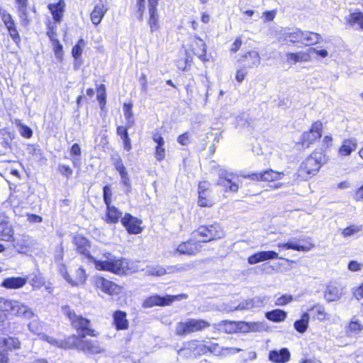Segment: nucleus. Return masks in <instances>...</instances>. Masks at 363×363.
Returning a JSON list of instances; mask_svg holds the SVG:
<instances>
[{
	"label": "nucleus",
	"instance_id": "f03ea898",
	"mask_svg": "<svg viewBox=\"0 0 363 363\" xmlns=\"http://www.w3.org/2000/svg\"><path fill=\"white\" fill-rule=\"evenodd\" d=\"M325 162V154L321 150H315L301 164L298 168L299 177L307 179L315 175Z\"/></svg>",
	"mask_w": 363,
	"mask_h": 363
},
{
	"label": "nucleus",
	"instance_id": "603ef678",
	"mask_svg": "<svg viewBox=\"0 0 363 363\" xmlns=\"http://www.w3.org/2000/svg\"><path fill=\"white\" fill-rule=\"evenodd\" d=\"M20 133L23 137L26 138H30L33 135L32 130L28 126L25 125H21Z\"/></svg>",
	"mask_w": 363,
	"mask_h": 363
},
{
	"label": "nucleus",
	"instance_id": "a211bd4d",
	"mask_svg": "<svg viewBox=\"0 0 363 363\" xmlns=\"http://www.w3.org/2000/svg\"><path fill=\"white\" fill-rule=\"evenodd\" d=\"M274 259H281L275 251H259L248 257L247 262L250 264H255L261 262Z\"/></svg>",
	"mask_w": 363,
	"mask_h": 363
},
{
	"label": "nucleus",
	"instance_id": "680f3d73",
	"mask_svg": "<svg viewBox=\"0 0 363 363\" xmlns=\"http://www.w3.org/2000/svg\"><path fill=\"white\" fill-rule=\"evenodd\" d=\"M120 175L121 177L122 183L123 184L124 186H125L128 188V189L126 190V192L130 191L131 186H130V179L128 177V172H124Z\"/></svg>",
	"mask_w": 363,
	"mask_h": 363
},
{
	"label": "nucleus",
	"instance_id": "6ab92c4d",
	"mask_svg": "<svg viewBox=\"0 0 363 363\" xmlns=\"http://www.w3.org/2000/svg\"><path fill=\"white\" fill-rule=\"evenodd\" d=\"M191 50L201 61L207 62L206 57V45L204 41L198 36H195L191 42Z\"/></svg>",
	"mask_w": 363,
	"mask_h": 363
},
{
	"label": "nucleus",
	"instance_id": "9b49d317",
	"mask_svg": "<svg viewBox=\"0 0 363 363\" xmlns=\"http://www.w3.org/2000/svg\"><path fill=\"white\" fill-rule=\"evenodd\" d=\"M201 248V245L199 239L193 237V238L179 244L177 248V252L180 255H194L198 253Z\"/></svg>",
	"mask_w": 363,
	"mask_h": 363
},
{
	"label": "nucleus",
	"instance_id": "09e8293b",
	"mask_svg": "<svg viewBox=\"0 0 363 363\" xmlns=\"http://www.w3.org/2000/svg\"><path fill=\"white\" fill-rule=\"evenodd\" d=\"M112 191L109 186L106 185L103 188V198L106 205L111 203Z\"/></svg>",
	"mask_w": 363,
	"mask_h": 363
},
{
	"label": "nucleus",
	"instance_id": "13d9d810",
	"mask_svg": "<svg viewBox=\"0 0 363 363\" xmlns=\"http://www.w3.org/2000/svg\"><path fill=\"white\" fill-rule=\"evenodd\" d=\"M359 230L360 228L359 227L352 225L345 228L342 231V234L345 237L351 236L352 235L359 232Z\"/></svg>",
	"mask_w": 363,
	"mask_h": 363
},
{
	"label": "nucleus",
	"instance_id": "f257e3e1",
	"mask_svg": "<svg viewBox=\"0 0 363 363\" xmlns=\"http://www.w3.org/2000/svg\"><path fill=\"white\" fill-rule=\"evenodd\" d=\"M73 242L77 252L92 261L97 269L106 270L117 274H125L128 269V263L125 259L117 258L110 252H106L103 255L104 258L103 260L94 258L89 253L90 244L89 240L82 235H76L74 238Z\"/></svg>",
	"mask_w": 363,
	"mask_h": 363
},
{
	"label": "nucleus",
	"instance_id": "6e6552de",
	"mask_svg": "<svg viewBox=\"0 0 363 363\" xmlns=\"http://www.w3.org/2000/svg\"><path fill=\"white\" fill-rule=\"evenodd\" d=\"M94 284L97 289L110 296L118 295L121 292L119 285L102 277H95Z\"/></svg>",
	"mask_w": 363,
	"mask_h": 363
},
{
	"label": "nucleus",
	"instance_id": "3c124183",
	"mask_svg": "<svg viewBox=\"0 0 363 363\" xmlns=\"http://www.w3.org/2000/svg\"><path fill=\"white\" fill-rule=\"evenodd\" d=\"M58 171L67 178L70 177L73 172L72 169L68 165L65 164H60L58 166Z\"/></svg>",
	"mask_w": 363,
	"mask_h": 363
},
{
	"label": "nucleus",
	"instance_id": "a19ab883",
	"mask_svg": "<svg viewBox=\"0 0 363 363\" xmlns=\"http://www.w3.org/2000/svg\"><path fill=\"white\" fill-rule=\"evenodd\" d=\"M16 306L17 301L0 297V312L12 313Z\"/></svg>",
	"mask_w": 363,
	"mask_h": 363
},
{
	"label": "nucleus",
	"instance_id": "20e7f679",
	"mask_svg": "<svg viewBox=\"0 0 363 363\" xmlns=\"http://www.w3.org/2000/svg\"><path fill=\"white\" fill-rule=\"evenodd\" d=\"M192 235L194 238L197 239H199V236L202 237L203 239L199 240V241L206 242L222 238L224 236V232L220 224L215 223L209 225L200 226Z\"/></svg>",
	"mask_w": 363,
	"mask_h": 363
},
{
	"label": "nucleus",
	"instance_id": "e2e57ef3",
	"mask_svg": "<svg viewBox=\"0 0 363 363\" xmlns=\"http://www.w3.org/2000/svg\"><path fill=\"white\" fill-rule=\"evenodd\" d=\"M308 51L309 52V55L311 52H315V53H316L318 55H319L322 58H325V57H326L328 55V51L326 50H317L315 48H310L308 50Z\"/></svg>",
	"mask_w": 363,
	"mask_h": 363
},
{
	"label": "nucleus",
	"instance_id": "bb28decb",
	"mask_svg": "<svg viewBox=\"0 0 363 363\" xmlns=\"http://www.w3.org/2000/svg\"><path fill=\"white\" fill-rule=\"evenodd\" d=\"M106 206V214L104 220L107 223H116L122 216V212L119 211L116 206L111 204Z\"/></svg>",
	"mask_w": 363,
	"mask_h": 363
},
{
	"label": "nucleus",
	"instance_id": "4468645a",
	"mask_svg": "<svg viewBox=\"0 0 363 363\" xmlns=\"http://www.w3.org/2000/svg\"><path fill=\"white\" fill-rule=\"evenodd\" d=\"M0 238L6 242L13 241V230L9 225V217L0 212Z\"/></svg>",
	"mask_w": 363,
	"mask_h": 363
},
{
	"label": "nucleus",
	"instance_id": "a18cd8bd",
	"mask_svg": "<svg viewBox=\"0 0 363 363\" xmlns=\"http://www.w3.org/2000/svg\"><path fill=\"white\" fill-rule=\"evenodd\" d=\"M132 106L131 104H124L123 105L124 116L126 119L125 125H128V128H131L135 124Z\"/></svg>",
	"mask_w": 363,
	"mask_h": 363
},
{
	"label": "nucleus",
	"instance_id": "c9c22d12",
	"mask_svg": "<svg viewBox=\"0 0 363 363\" xmlns=\"http://www.w3.org/2000/svg\"><path fill=\"white\" fill-rule=\"evenodd\" d=\"M252 309V305L249 299L244 300L237 306L223 305L219 310L223 312H233L235 311H247Z\"/></svg>",
	"mask_w": 363,
	"mask_h": 363
},
{
	"label": "nucleus",
	"instance_id": "1a4fd4ad",
	"mask_svg": "<svg viewBox=\"0 0 363 363\" xmlns=\"http://www.w3.org/2000/svg\"><path fill=\"white\" fill-rule=\"evenodd\" d=\"M323 123L318 121L314 122L308 131L304 132L302 135V143L306 147L315 142L322 135Z\"/></svg>",
	"mask_w": 363,
	"mask_h": 363
},
{
	"label": "nucleus",
	"instance_id": "ea45409f",
	"mask_svg": "<svg viewBox=\"0 0 363 363\" xmlns=\"http://www.w3.org/2000/svg\"><path fill=\"white\" fill-rule=\"evenodd\" d=\"M303 40L307 43L306 45H315L320 42L322 37L319 33L311 31H303Z\"/></svg>",
	"mask_w": 363,
	"mask_h": 363
},
{
	"label": "nucleus",
	"instance_id": "dca6fc26",
	"mask_svg": "<svg viewBox=\"0 0 363 363\" xmlns=\"http://www.w3.org/2000/svg\"><path fill=\"white\" fill-rule=\"evenodd\" d=\"M283 175V172L268 169L263 172L253 173L247 176H244V177L250 178L254 181L271 182L281 179Z\"/></svg>",
	"mask_w": 363,
	"mask_h": 363
},
{
	"label": "nucleus",
	"instance_id": "f3484780",
	"mask_svg": "<svg viewBox=\"0 0 363 363\" xmlns=\"http://www.w3.org/2000/svg\"><path fill=\"white\" fill-rule=\"evenodd\" d=\"M238 61L243 64V67L252 68L259 66L261 62V58L257 51L250 50L243 55H241Z\"/></svg>",
	"mask_w": 363,
	"mask_h": 363
},
{
	"label": "nucleus",
	"instance_id": "9d476101",
	"mask_svg": "<svg viewBox=\"0 0 363 363\" xmlns=\"http://www.w3.org/2000/svg\"><path fill=\"white\" fill-rule=\"evenodd\" d=\"M177 299V296H160L154 295L147 298L143 303V308H152L153 306H164L170 305L174 301Z\"/></svg>",
	"mask_w": 363,
	"mask_h": 363
},
{
	"label": "nucleus",
	"instance_id": "4d7b16f0",
	"mask_svg": "<svg viewBox=\"0 0 363 363\" xmlns=\"http://www.w3.org/2000/svg\"><path fill=\"white\" fill-rule=\"evenodd\" d=\"M145 0H136V7L138 9V12L139 13L138 18L142 21L143 16L145 11Z\"/></svg>",
	"mask_w": 363,
	"mask_h": 363
},
{
	"label": "nucleus",
	"instance_id": "c85d7f7f",
	"mask_svg": "<svg viewBox=\"0 0 363 363\" xmlns=\"http://www.w3.org/2000/svg\"><path fill=\"white\" fill-rule=\"evenodd\" d=\"M20 342H0V363H8V357L6 354L12 348H18Z\"/></svg>",
	"mask_w": 363,
	"mask_h": 363
},
{
	"label": "nucleus",
	"instance_id": "7c9ffc66",
	"mask_svg": "<svg viewBox=\"0 0 363 363\" xmlns=\"http://www.w3.org/2000/svg\"><path fill=\"white\" fill-rule=\"evenodd\" d=\"M357 147V140L356 138L346 139L339 148V154L342 156L350 155Z\"/></svg>",
	"mask_w": 363,
	"mask_h": 363
},
{
	"label": "nucleus",
	"instance_id": "864d4df0",
	"mask_svg": "<svg viewBox=\"0 0 363 363\" xmlns=\"http://www.w3.org/2000/svg\"><path fill=\"white\" fill-rule=\"evenodd\" d=\"M56 26L48 25V30L47 31V35L48 36L50 41L54 43L55 40H58L56 37Z\"/></svg>",
	"mask_w": 363,
	"mask_h": 363
},
{
	"label": "nucleus",
	"instance_id": "5fc2aeb1",
	"mask_svg": "<svg viewBox=\"0 0 363 363\" xmlns=\"http://www.w3.org/2000/svg\"><path fill=\"white\" fill-rule=\"evenodd\" d=\"M55 55L57 58H60L62 55V45L59 40H55L52 43Z\"/></svg>",
	"mask_w": 363,
	"mask_h": 363
},
{
	"label": "nucleus",
	"instance_id": "8fccbe9b",
	"mask_svg": "<svg viewBox=\"0 0 363 363\" xmlns=\"http://www.w3.org/2000/svg\"><path fill=\"white\" fill-rule=\"evenodd\" d=\"M293 300V296L291 295H282L281 296L279 297L276 301L275 305L282 306L284 305H286L287 303H290Z\"/></svg>",
	"mask_w": 363,
	"mask_h": 363
},
{
	"label": "nucleus",
	"instance_id": "b1692460",
	"mask_svg": "<svg viewBox=\"0 0 363 363\" xmlns=\"http://www.w3.org/2000/svg\"><path fill=\"white\" fill-rule=\"evenodd\" d=\"M286 62L289 64H296L301 62H308L311 59L308 51H299L297 52H287L286 54Z\"/></svg>",
	"mask_w": 363,
	"mask_h": 363
},
{
	"label": "nucleus",
	"instance_id": "58836bf2",
	"mask_svg": "<svg viewBox=\"0 0 363 363\" xmlns=\"http://www.w3.org/2000/svg\"><path fill=\"white\" fill-rule=\"evenodd\" d=\"M345 20L349 25L358 24L359 28L363 30V13L360 11L351 13L348 17L345 18Z\"/></svg>",
	"mask_w": 363,
	"mask_h": 363
},
{
	"label": "nucleus",
	"instance_id": "49530a36",
	"mask_svg": "<svg viewBox=\"0 0 363 363\" xmlns=\"http://www.w3.org/2000/svg\"><path fill=\"white\" fill-rule=\"evenodd\" d=\"M85 41L83 39H80L77 44L75 45L72 50V55L74 58L76 63H81L82 62H78L81 57L82 51H83V47L85 45ZM77 64H75V66Z\"/></svg>",
	"mask_w": 363,
	"mask_h": 363
},
{
	"label": "nucleus",
	"instance_id": "c03bdc74",
	"mask_svg": "<svg viewBox=\"0 0 363 363\" xmlns=\"http://www.w3.org/2000/svg\"><path fill=\"white\" fill-rule=\"evenodd\" d=\"M309 311L313 315V318L320 321L328 319L327 313L325 311V308L321 305H316L309 309Z\"/></svg>",
	"mask_w": 363,
	"mask_h": 363
},
{
	"label": "nucleus",
	"instance_id": "72a5a7b5",
	"mask_svg": "<svg viewBox=\"0 0 363 363\" xmlns=\"http://www.w3.org/2000/svg\"><path fill=\"white\" fill-rule=\"evenodd\" d=\"M113 324L117 330H125L128 327L126 313L122 311H116L113 315Z\"/></svg>",
	"mask_w": 363,
	"mask_h": 363
},
{
	"label": "nucleus",
	"instance_id": "2eb2a0df",
	"mask_svg": "<svg viewBox=\"0 0 363 363\" xmlns=\"http://www.w3.org/2000/svg\"><path fill=\"white\" fill-rule=\"evenodd\" d=\"M234 175L225 170H220L219 177L217 181V185L223 186L225 191L236 192L238 189V185L233 182Z\"/></svg>",
	"mask_w": 363,
	"mask_h": 363
},
{
	"label": "nucleus",
	"instance_id": "338daca9",
	"mask_svg": "<svg viewBox=\"0 0 363 363\" xmlns=\"http://www.w3.org/2000/svg\"><path fill=\"white\" fill-rule=\"evenodd\" d=\"M177 142L182 145H187L189 142V136L187 133L180 135L177 138Z\"/></svg>",
	"mask_w": 363,
	"mask_h": 363
},
{
	"label": "nucleus",
	"instance_id": "5701e85b",
	"mask_svg": "<svg viewBox=\"0 0 363 363\" xmlns=\"http://www.w3.org/2000/svg\"><path fill=\"white\" fill-rule=\"evenodd\" d=\"M26 278H23L20 277H8L4 279V281L1 283V286L6 289H16L23 287L24 285H26Z\"/></svg>",
	"mask_w": 363,
	"mask_h": 363
},
{
	"label": "nucleus",
	"instance_id": "774afa93",
	"mask_svg": "<svg viewBox=\"0 0 363 363\" xmlns=\"http://www.w3.org/2000/svg\"><path fill=\"white\" fill-rule=\"evenodd\" d=\"M2 19L6 28H11L13 26L15 25L13 20L12 19L11 15L9 14L4 15Z\"/></svg>",
	"mask_w": 363,
	"mask_h": 363
},
{
	"label": "nucleus",
	"instance_id": "2f4dec72",
	"mask_svg": "<svg viewBox=\"0 0 363 363\" xmlns=\"http://www.w3.org/2000/svg\"><path fill=\"white\" fill-rule=\"evenodd\" d=\"M12 313L25 319H30L35 315L30 308L18 301L17 306H15V309H13Z\"/></svg>",
	"mask_w": 363,
	"mask_h": 363
},
{
	"label": "nucleus",
	"instance_id": "4c0bfd02",
	"mask_svg": "<svg viewBox=\"0 0 363 363\" xmlns=\"http://www.w3.org/2000/svg\"><path fill=\"white\" fill-rule=\"evenodd\" d=\"M287 313L286 311L281 309H274L268 311L265 313V317L272 322H281L286 318Z\"/></svg>",
	"mask_w": 363,
	"mask_h": 363
},
{
	"label": "nucleus",
	"instance_id": "79ce46f5",
	"mask_svg": "<svg viewBox=\"0 0 363 363\" xmlns=\"http://www.w3.org/2000/svg\"><path fill=\"white\" fill-rule=\"evenodd\" d=\"M308 321H309V315L308 313H304L301 319L295 321L294 325V328L298 331V333H304L308 326Z\"/></svg>",
	"mask_w": 363,
	"mask_h": 363
},
{
	"label": "nucleus",
	"instance_id": "0eeeda50",
	"mask_svg": "<svg viewBox=\"0 0 363 363\" xmlns=\"http://www.w3.org/2000/svg\"><path fill=\"white\" fill-rule=\"evenodd\" d=\"M277 246L282 249L308 252L314 247V245L311 243L310 238H293L286 242L279 243Z\"/></svg>",
	"mask_w": 363,
	"mask_h": 363
},
{
	"label": "nucleus",
	"instance_id": "0e129e2a",
	"mask_svg": "<svg viewBox=\"0 0 363 363\" xmlns=\"http://www.w3.org/2000/svg\"><path fill=\"white\" fill-rule=\"evenodd\" d=\"M70 155L73 157H79L81 155V148L79 144L74 143L70 149Z\"/></svg>",
	"mask_w": 363,
	"mask_h": 363
},
{
	"label": "nucleus",
	"instance_id": "f704fd0d",
	"mask_svg": "<svg viewBox=\"0 0 363 363\" xmlns=\"http://www.w3.org/2000/svg\"><path fill=\"white\" fill-rule=\"evenodd\" d=\"M149 9V20L148 24L150 28L151 33L157 31L160 29L159 14L157 7H148Z\"/></svg>",
	"mask_w": 363,
	"mask_h": 363
},
{
	"label": "nucleus",
	"instance_id": "aec40b11",
	"mask_svg": "<svg viewBox=\"0 0 363 363\" xmlns=\"http://www.w3.org/2000/svg\"><path fill=\"white\" fill-rule=\"evenodd\" d=\"M237 333H247L260 331L264 325L262 323L237 321Z\"/></svg>",
	"mask_w": 363,
	"mask_h": 363
},
{
	"label": "nucleus",
	"instance_id": "cd10ccee",
	"mask_svg": "<svg viewBox=\"0 0 363 363\" xmlns=\"http://www.w3.org/2000/svg\"><path fill=\"white\" fill-rule=\"evenodd\" d=\"M15 2L22 24L23 26L28 25L30 23V19L28 17V0H15Z\"/></svg>",
	"mask_w": 363,
	"mask_h": 363
},
{
	"label": "nucleus",
	"instance_id": "393cba45",
	"mask_svg": "<svg viewBox=\"0 0 363 363\" xmlns=\"http://www.w3.org/2000/svg\"><path fill=\"white\" fill-rule=\"evenodd\" d=\"M65 6V4L63 0H60L57 4H50L48 5V7L55 22L60 23L62 21Z\"/></svg>",
	"mask_w": 363,
	"mask_h": 363
},
{
	"label": "nucleus",
	"instance_id": "412c9836",
	"mask_svg": "<svg viewBox=\"0 0 363 363\" xmlns=\"http://www.w3.org/2000/svg\"><path fill=\"white\" fill-rule=\"evenodd\" d=\"M65 279L72 286H78L86 281V275L82 267H78L75 270L74 275L71 277L67 272L64 275Z\"/></svg>",
	"mask_w": 363,
	"mask_h": 363
},
{
	"label": "nucleus",
	"instance_id": "ddd939ff",
	"mask_svg": "<svg viewBox=\"0 0 363 363\" xmlns=\"http://www.w3.org/2000/svg\"><path fill=\"white\" fill-rule=\"evenodd\" d=\"M141 223L142 221L140 219L128 213L121 218L122 225L130 234L140 233L143 230V228L140 227Z\"/></svg>",
	"mask_w": 363,
	"mask_h": 363
},
{
	"label": "nucleus",
	"instance_id": "69168bd1",
	"mask_svg": "<svg viewBox=\"0 0 363 363\" xmlns=\"http://www.w3.org/2000/svg\"><path fill=\"white\" fill-rule=\"evenodd\" d=\"M247 71L245 70V67H242V68H240L239 69L238 71H237V74H236V80L238 82H242L244 79H245V77L247 74Z\"/></svg>",
	"mask_w": 363,
	"mask_h": 363
},
{
	"label": "nucleus",
	"instance_id": "423d86ee",
	"mask_svg": "<svg viewBox=\"0 0 363 363\" xmlns=\"http://www.w3.org/2000/svg\"><path fill=\"white\" fill-rule=\"evenodd\" d=\"M55 346L62 349L76 347L86 354H96L101 352L98 342H51Z\"/></svg>",
	"mask_w": 363,
	"mask_h": 363
},
{
	"label": "nucleus",
	"instance_id": "e433bc0d",
	"mask_svg": "<svg viewBox=\"0 0 363 363\" xmlns=\"http://www.w3.org/2000/svg\"><path fill=\"white\" fill-rule=\"evenodd\" d=\"M130 128H128V125L125 126H118L117 127V134L121 137V140L123 142V147L125 150L130 151L132 148L130 138H129L128 130Z\"/></svg>",
	"mask_w": 363,
	"mask_h": 363
},
{
	"label": "nucleus",
	"instance_id": "de8ad7c7",
	"mask_svg": "<svg viewBox=\"0 0 363 363\" xmlns=\"http://www.w3.org/2000/svg\"><path fill=\"white\" fill-rule=\"evenodd\" d=\"M249 300L251 303L252 308L254 307L260 308L263 307L267 303L269 298L266 296H257Z\"/></svg>",
	"mask_w": 363,
	"mask_h": 363
},
{
	"label": "nucleus",
	"instance_id": "7ed1b4c3",
	"mask_svg": "<svg viewBox=\"0 0 363 363\" xmlns=\"http://www.w3.org/2000/svg\"><path fill=\"white\" fill-rule=\"evenodd\" d=\"M62 311L69 318L72 325L77 329L79 335L83 337L86 336L96 337L98 336L99 333L89 327L90 321L82 315H77L69 306H65L62 307Z\"/></svg>",
	"mask_w": 363,
	"mask_h": 363
},
{
	"label": "nucleus",
	"instance_id": "473e14b6",
	"mask_svg": "<svg viewBox=\"0 0 363 363\" xmlns=\"http://www.w3.org/2000/svg\"><path fill=\"white\" fill-rule=\"evenodd\" d=\"M107 9L103 4H98L94 6V10L91 13V21L94 25H98L101 23Z\"/></svg>",
	"mask_w": 363,
	"mask_h": 363
},
{
	"label": "nucleus",
	"instance_id": "052dcab7",
	"mask_svg": "<svg viewBox=\"0 0 363 363\" xmlns=\"http://www.w3.org/2000/svg\"><path fill=\"white\" fill-rule=\"evenodd\" d=\"M165 157V150L164 146H156L155 157L158 161H162Z\"/></svg>",
	"mask_w": 363,
	"mask_h": 363
},
{
	"label": "nucleus",
	"instance_id": "39448f33",
	"mask_svg": "<svg viewBox=\"0 0 363 363\" xmlns=\"http://www.w3.org/2000/svg\"><path fill=\"white\" fill-rule=\"evenodd\" d=\"M210 325V323L205 320L191 318L185 322L178 323L175 328V332L177 335H184L201 331Z\"/></svg>",
	"mask_w": 363,
	"mask_h": 363
},
{
	"label": "nucleus",
	"instance_id": "37998d69",
	"mask_svg": "<svg viewBox=\"0 0 363 363\" xmlns=\"http://www.w3.org/2000/svg\"><path fill=\"white\" fill-rule=\"evenodd\" d=\"M198 203L201 207H211L213 206V202L210 199L208 191L205 189L199 191Z\"/></svg>",
	"mask_w": 363,
	"mask_h": 363
},
{
	"label": "nucleus",
	"instance_id": "c756f323",
	"mask_svg": "<svg viewBox=\"0 0 363 363\" xmlns=\"http://www.w3.org/2000/svg\"><path fill=\"white\" fill-rule=\"evenodd\" d=\"M342 295V289L332 284L328 285L325 291V298L328 302L337 301Z\"/></svg>",
	"mask_w": 363,
	"mask_h": 363
},
{
	"label": "nucleus",
	"instance_id": "4be33fe9",
	"mask_svg": "<svg viewBox=\"0 0 363 363\" xmlns=\"http://www.w3.org/2000/svg\"><path fill=\"white\" fill-rule=\"evenodd\" d=\"M290 352L286 348L273 350L269 352V359L274 363H285L290 359Z\"/></svg>",
	"mask_w": 363,
	"mask_h": 363
},
{
	"label": "nucleus",
	"instance_id": "bf43d9fd",
	"mask_svg": "<svg viewBox=\"0 0 363 363\" xmlns=\"http://www.w3.org/2000/svg\"><path fill=\"white\" fill-rule=\"evenodd\" d=\"M9 35L11 37V38L13 40V41L16 43L20 42V36L18 35V33L16 28L15 25L13 26L11 28H7Z\"/></svg>",
	"mask_w": 363,
	"mask_h": 363
},
{
	"label": "nucleus",
	"instance_id": "a878e982",
	"mask_svg": "<svg viewBox=\"0 0 363 363\" xmlns=\"http://www.w3.org/2000/svg\"><path fill=\"white\" fill-rule=\"evenodd\" d=\"M213 328L218 331L227 334H233L237 333V321L223 320L217 324L213 325Z\"/></svg>",
	"mask_w": 363,
	"mask_h": 363
},
{
	"label": "nucleus",
	"instance_id": "6e6d98bb",
	"mask_svg": "<svg viewBox=\"0 0 363 363\" xmlns=\"http://www.w3.org/2000/svg\"><path fill=\"white\" fill-rule=\"evenodd\" d=\"M113 164L116 169L119 172L120 174L127 172L121 159L119 157L115 160Z\"/></svg>",
	"mask_w": 363,
	"mask_h": 363
},
{
	"label": "nucleus",
	"instance_id": "f8f14e48",
	"mask_svg": "<svg viewBox=\"0 0 363 363\" xmlns=\"http://www.w3.org/2000/svg\"><path fill=\"white\" fill-rule=\"evenodd\" d=\"M288 38L289 42L296 43L303 40V30L299 28H285L281 30L278 40L282 43H286Z\"/></svg>",
	"mask_w": 363,
	"mask_h": 363
}]
</instances>
